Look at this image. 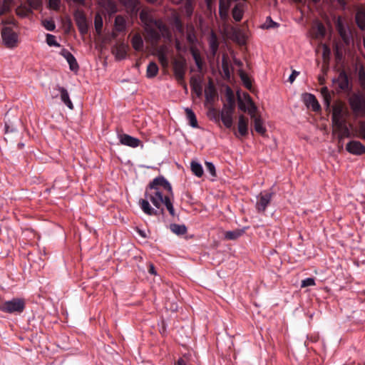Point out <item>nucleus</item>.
I'll return each instance as SVG.
<instances>
[{
	"instance_id": "nucleus-34",
	"label": "nucleus",
	"mask_w": 365,
	"mask_h": 365,
	"mask_svg": "<svg viewBox=\"0 0 365 365\" xmlns=\"http://www.w3.org/2000/svg\"><path fill=\"white\" fill-rule=\"evenodd\" d=\"M191 170L195 175L200 178L203 175V168L202 165L195 161H192L190 163Z\"/></svg>"
},
{
	"instance_id": "nucleus-40",
	"label": "nucleus",
	"mask_w": 365,
	"mask_h": 365,
	"mask_svg": "<svg viewBox=\"0 0 365 365\" xmlns=\"http://www.w3.org/2000/svg\"><path fill=\"white\" fill-rule=\"evenodd\" d=\"M46 43L50 46H57V47L60 46L59 43H57V41H56V37L52 34H46Z\"/></svg>"
},
{
	"instance_id": "nucleus-1",
	"label": "nucleus",
	"mask_w": 365,
	"mask_h": 365,
	"mask_svg": "<svg viewBox=\"0 0 365 365\" xmlns=\"http://www.w3.org/2000/svg\"><path fill=\"white\" fill-rule=\"evenodd\" d=\"M144 195L145 199H140L139 205L146 215H163L165 206L171 216L175 215L172 186L164 177L153 179L147 186Z\"/></svg>"
},
{
	"instance_id": "nucleus-35",
	"label": "nucleus",
	"mask_w": 365,
	"mask_h": 365,
	"mask_svg": "<svg viewBox=\"0 0 365 365\" xmlns=\"http://www.w3.org/2000/svg\"><path fill=\"white\" fill-rule=\"evenodd\" d=\"M158 73V65L154 62H150L147 67V71H146L147 77L148 78H153V77L156 76Z\"/></svg>"
},
{
	"instance_id": "nucleus-11",
	"label": "nucleus",
	"mask_w": 365,
	"mask_h": 365,
	"mask_svg": "<svg viewBox=\"0 0 365 365\" xmlns=\"http://www.w3.org/2000/svg\"><path fill=\"white\" fill-rule=\"evenodd\" d=\"M334 83L338 85L341 91H346L349 90V77L344 70L340 71L338 77L334 80Z\"/></svg>"
},
{
	"instance_id": "nucleus-58",
	"label": "nucleus",
	"mask_w": 365,
	"mask_h": 365,
	"mask_svg": "<svg viewBox=\"0 0 365 365\" xmlns=\"http://www.w3.org/2000/svg\"><path fill=\"white\" fill-rule=\"evenodd\" d=\"M175 365H188V362L183 358H180L175 364Z\"/></svg>"
},
{
	"instance_id": "nucleus-56",
	"label": "nucleus",
	"mask_w": 365,
	"mask_h": 365,
	"mask_svg": "<svg viewBox=\"0 0 365 365\" xmlns=\"http://www.w3.org/2000/svg\"><path fill=\"white\" fill-rule=\"evenodd\" d=\"M148 272L151 274L156 275L157 272L155 271V268L152 263H149L148 264Z\"/></svg>"
},
{
	"instance_id": "nucleus-48",
	"label": "nucleus",
	"mask_w": 365,
	"mask_h": 365,
	"mask_svg": "<svg viewBox=\"0 0 365 365\" xmlns=\"http://www.w3.org/2000/svg\"><path fill=\"white\" fill-rule=\"evenodd\" d=\"M43 24L48 31H53L56 28L55 24L52 21L45 20L43 21Z\"/></svg>"
},
{
	"instance_id": "nucleus-63",
	"label": "nucleus",
	"mask_w": 365,
	"mask_h": 365,
	"mask_svg": "<svg viewBox=\"0 0 365 365\" xmlns=\"http://www.w3.org/2000/svg\"><path fill=\"white\" fill-rule=\"evenodd\" d=\"M344 136H346L348 137L349 135V131L347 128L345 129L344 132V134H343Z\"/></svg>"
},
{
	"instance_id": "nucleus-13",
	"label": "nucleus",
	"mask_w": 365,
	"mask_h": 365,
	"mask_svg": "<svg viewBox=\"0 0 365 365\" xmlns=\"http://www.w3.org/2000/svg\"><path fill=\"white\" fill-rule=\"evenodd\" d=\"M249 120L243 115L239 116L237 132L240 136L244 137L248 134Z\"/></svg>"
},
{
	"instance_id": "nucleus-5",
	"label": "nucleus",
	"mask_w": 365,
	"mask_h": 365,
	"mask_svg": "<svg viewBox=\"0 0 365 365\" xmlns=\"http://www.w3.org/2000/svg\"><path fill=\"white\" fill-rule=\"evenodd\" d=\"M272 192L268 191L261 192L257 197V202L255 205L256 210L259 213H264L269 205L273 196Z\"/></svg>"
},
{
	"instance_id": "nucleus-21",
	"label": "nucleus",
	"mask_w": 365,
	"mask_h": 365,
	"mask_svg": "<svg viewBox=\"0 0 365 365\" xmlns=\"http://www.w3.org/2000/svg\"><path fill=\"white\" fill-rule=\"evenodd\" d=\"M190 86L192 90L196 93V95L200 97L202 93V86L201 84L200 80L195 77L192 76L190 78Z\"/></svg>"
},
{
	"instance_id": "nucleus-36",
	"label": "nucleus",
	"mask_w": 365,
	"mask_h": 365,
	"mask_svg": "<svg viewBox=\"0 0 365 365\" xmlns=\"http://www.w3.org/2000/svg\"><path fill=\"white\" fill-rule=\"evenodd\" d=\"M147 33L153 43H158L161 38L160 32L155 29L148 28Z\"/></svg>"
},
{
	"instance_id": "nucleus-25",
	"label": "nucleus",
	"mask_w": 365,
	"mask_h": 365,
	"mask_svg": "<svg viewBox=\"0 0 365 365\" xmlns=\"http://www.w3.org/2000/svg\"><path fill=\"white\" fill-rule=\"evenodd\" d=\"M131 44L133 48L137 51H140L143 48V40L140 34L133 35L131 39Z\"/></svg>"
},
{
	"instance_id": "nucleus-59",
	"label": "nucleus",
	"mask_w": 365,
	"mask_h": 365,
	"mask_svg": "<svg viewBox=\"0 0 365 365\" xmlns=\"http://www.w3.org/2000/svg\"><path fill=\"white\" fill-rule=\"evenodd\" d=\"M210 47L213 53H215L218 48V43L216 41H212L210 44Z\"/></svg>"
},
{
	"instance_id": "nucleus-51",
	"label": "nucleus",
	"mask_w": 365,
	"mask_h": 365,
	"mask_svg": "<svg viewBox=\"0 0 365 365\" xmlns=\"http://www.w3.org/2000/svg\"><path fill=\"white\" fill-rule=\"evenodd\" d=\"M126 55V52L124 49V47L122 45L121 46H119L118 48H117V56L118 57L120 58H123Z\"/></svg>"
},
{
	"instance_id": "nucleus-2",
	"label": "nucleus",
	"mask_w": 365,
	"mask_h": 365,
	"mask_svg": "<svg viewBox=\"0 0 365 365\" xmlns=\"http://www.w3.org/2000/svg\"><path fill=\"white\" fill-rule=\"evenodd\" d=\"M26 307L24 299L13 298L11 300L4 302L0 304V310L8 314H21Z\"/></svg>"
},
{
	"instance_id": "nucleus-31",
	"label": "nucleus",
	"mask_w": 365,
	"mask_h": 365,
	"mask_svg": "<svg viewBox=\"0 0 365 365\" xmlns=\"http://www.w3.org/2000/svg\"><path fill=\"white\" fill-rule=\"evenodd\" d=\"M185 111L186 113L187 119L189 121V124L193 128H197V120L194 112L190 108H185Z\"/></svg>"
},
{
	"instance_id": "nucleus-20",
	"label": "nucleus",
	"mask_w": 365,
	"mask_h": 365,
	"mask_svg": "<svg viewBox=\"0 0 365 365\" xmlns=\"http://www.w3.org/2000/svg\"><path fill=\"white\" fill-rule=\"evenodd\" d=\"M243 6H244L243 3L239 2V3H237L232 9V17L237 22L240 21L243 17V14H244Z\"/></svg>"
},
{
	"instance_id": "nucleus-10",
	"label": "nucleus",
	"mask_w": 365,
	"mask_h": 365,
	"mask_svg": "<svg viewBox=\"0 0 365 365\" xmlns=\"http://www.w3.org/2000/svg\"><path fill=\"white\" fill-rule=\"evenodd\" d=\"M346 150L354 155H359L365 153V146L359 141L351 140L346 146Z\"/></svg>"
},
{
	"instance_id": "nucleus-50",
	"label": "nucleus",
	"mask_w": 365,
	"mask_h": 365,
	"mask_svg": "<svg viewBox=\"0 0 365 365\" xmlns=\"http://www.w3.org/2000/svg\"><path fill=\"white\" fill-rule=\"evenodd\" d=\"M330 53H331V51H330L329 48L328 47V46L324 44L323 46V54H322L323 58L324 61L329 58Z\"/></svg>"
},
{
	"instance_id": "nucleus-16",
	"label": "nucleus",
	"mask_w": 365,
	"mask_h": 365,
	"mask_svg": "<svg viewBox=\"0 0 365 365\" xmlns=\"http://www.w3.org/2000/svg\"><path fill=\"white\" fill-rule=\"evenodd\" d=\"M133 16H136L139 10L138 0H119Z\"/></svg>"
},
{
	"instance_id": "nucleus-9",
	"label": "nucleus",
	"mask_w": 365,
	"mask_h": 365,
	"mask_svg": "<svg viewBox=\"0 0 365 365\" xmlns=\"http://www.w3.org/2000/svg\"><path fill=\"white\" fill-rule=\"evenodd\" d=\"M235 112V109L232 108H228L225 106H223L222 112H221V120L225 125V126L227 128H230L233 124V114Z\"/></svg>"
},
{
	"instance_id": "nucleus-6",
	"label": "nucleus",
	"mask_w": 365,
	"mask_h": 365,
	"mask_svg": "<svg viewBox=\"0 0 365 365\" xmlns=\"http://www.w3.org/2000/svg\"><path fill=\"white\" fill-rule=\"evenodd\" d=\"M173 68L177 81L182 84L185 74V61L184 58H175L173 61Z\"/></svg>"
},
{
	"instance_id": "nucleus-46",
	"label": "nucleus",
	"mask_w": 365,
	"mask_h": 365,
	"mask_svg": "<svg viewBox=\"0 0 365 365\" xmlns=\"http://www.w3.org/2000/svg\"><path fill=\"white\" fill-rule=\"evenodd\" d=\"M315 285V282L313 278H307L302 281L301 287H307Z\"/></svg>"
},
{
	"instance_id": "nucleus-3",
	"label": "nucleus",
	"mask_w": 365,
	"mask_h": 365,
	"mask_svg": "<svg viewBox=\"0 0 365 365\" xmlns=\"http://www.w3.org/2000/svg\"><path fill=\"white\" fill-rule=\"evenodd\" d=\"M15 24L5 25L1 30V37L4 45L9 48H14L18 46L19 36L13 29Z\"/></svg>"
},
{
	"instance_id": "nucleus-52",
	"label": "nucleus",
	"mask_w": 365,
	"mask_h": 365,
	"mask_svg": "<svg viewBox=\"0 0 365 365\" xmlns=\"http://www.w3.org/2000/svg\"><path fill=\"white\" fill-rule=\"evenodd\" d=\"M238 108L243 112H247V106L241 98H239L238 100Z\"/></svg>"
},
{
	"instance_id": "nucleus-39",
	"label": "nucleus",
	"mask_w": 365,
	"mask_h": 365,
	"mask_svg": "<svg viewBox=\"0 0 365 365\" xmlns=\"http://www.w3.org/2000/svg\"><path fill=\"white\" fill-rule=\"evenodd\" d=\"M240 76L241 80L242 81L245 86L247 88H250L252 86L251 81L249 76L243 71H241L240 73Z\"/></svg>"
},
{
	"instance_id": "nucleus-24",
	"label": "nucleus",
	"mask_w": 365,
	"mask_h": 365,
	"mask_svg": "<svg viewBox=\"0 0 365 365\" xmlns=\"http://www.w3.org/2000/svg\"><path fill=\"white\" fill-rule=\"evenodd\" d=\"M115 29L118 32L125 31L126 29V19L121 15H118L115 19Z\"/></svg>"
},
{
	"instance_id": "nucleus-29",
	"label": "nucleus",
	"mask_w": 365,
	"mask_h": 365,
	"mask_svg": "<svg viewBox=\"0 0 365 365\" xmlns=\"http://www.w3.org/2000/svg\"><path fill=\"white\" fill-rule=\"evenodd\" d=\"M190 51L198 71H201L203 67V61L199 51L195 48H191Z\"/></svg>"
},
{
	"instance_id": "nucleus-60",
	"label": "nucleus",
	"mask_w": 365,
	"mask_h": 365,
	"mask_svg": "<svg viewBox=\"0 0 365 365\" xmlns=\"http://www.w3.org/2000/svg\"><path fill=\"white\" fill-rule=\"evenodd\" d=\"M359 132H360L361 136L365 140V124H362L360 126Z\"/></svg>"
},
{
	"instance_id": "nucleus-38",
	"label": "nucleus",
	"mask_w": 365,
	"mask_h": 365,
	"mask_svg": "<svg viewBox=\"0 0 365 365\" xmlns=\"http://www.w3.org/2000/svg\"><path fill=\"white\" fill-rule=\"evenodd\" d=\"M359 83L361 89L365 91V70L364 68H361L358 73Z\"/></svg>"
},
{
	"instance_id": "nucleus-32",
	"label": "nucleus",
	"mask_w": 365,
	"mask_h": 365,
	"mask_svg": "<svg viewBox=\"0 0 365 365\" xmlns=\"http://www.w3.org/2000/svg\"><path fill=\"white\" fill-rule=\"evenodd\" d=\"M170 230L177 235H182L187 232V227L184 225L171 224Z\"/></svg>"
},
{
	"instance_id": "nucleus-22",
	"label": "nucleus",
	"mask_w": 365,
	"mask_h": 365,
	"mask_svg": "<svg viewBox=\"0 0 365 365\" xmlns=\"http://www.w3.org/2000/svg\"><path fill=\"white\" fill-rule=\"evenodd\" d=\"M245 232V228L235 229L225 232V238L228 240H235L242 236Z\"/></svg>"
},
{
	"instance_id": "nucleus-26",
	"label": "nucleus",
	"mask_w": 365,
	"mask_h": 365,
	"mask_svg": "<svg viewBox=\"0 0 365 365\" xmlns=\"http://www.w3.org/2000/svg\"><path fill=\"white\" fill-rule=\"evenodd\" d=\"M140 19L148 27L154 23V19L150 12L146 9H143L140 13Z\"/></svg>"
},
{
	"instance_id": "nucleus-37",
	"label": "nucleus",
	"mask_w": 365,
	"mask_h": 365,
	"mask_svg": "<svg viewBox=\"0 0 365 365\" xmlns=\"http://www.w3.org/2000/svg\"><path fill=\"white\" fill-rule=\"evenodd\" d=\"M103 18L101 16V14H96L95 19H94V25H95V29L98 34H100L101 33L102 29H103Z\"/></svg>"
},
{
	"instance_id": "nucleus-49",
	"label": "nucleus",
	"mask_w": 365,
	"mask_h": 365,
	"mask_svg": "<svg viewBox=\"0 0 365 365\" xmlns=\"http://www.w3.org/2000/svg\"><path fill=\"white\" fill-rule=\"evenodd\" d=\"M277 26H278L277 23L273 21L270 17H267L266 24H265V26L267 29L275 28Z\"/></svg>"
},
{
	"instance_id": "nucleus-41",
	"label": "nucleus",
	"mask_w": 365,
	"mask_h": 365,
	"mask_svg": "<svg viewBox=\"0 0 365 365\" xmlns=\"http://www.w3.org/2000/svg\"><path fill=\"white\" fill-rule=\"evenodd\" d=\"M232 0H220L219 9L220 10H230Z\"/></svg>"
},
{
	"instance_id": "nucleus-54",
	"label": "nucleus",
	"mask_w": 365,
	"mask_h": 365,
	"mask_svg": "<svg viewBox=\"0 0 365 365\" xmlns=\"http://www.w3.org/2000/svg\"><path fill=\"white\" fill-rule=\"evenodd\" d=\"M228 13H229V11L228 10H220L219 9V14H220V16L222 19L223 20H225L227 19L228 17Z\"/></svg>"
},
{
	"instance_id": "nucleus-45",
	"label": "nucleus",
	"mask_w": 365,
	"mask_h": 365,
	"mask_svg": "<svg viewBox=\"0 0 365 365\" xmlns=\"http://www.w3.org/2000/svg\"><path fill=\"white\" fill-rule=\"evenodd\" d=\"M224 106H225L228 108H232L233 109H235V101L232 93H230V95H228L227 103L224 104Z\"/></svg>"
},
{
	"instance_id": "nucleus-47",
	"label": "nucleus",
	"mask_w": 365,
	"mask_h": 365,
	"mask_svg": "<svg viewBox=\"0 0 365 365\" xmlns=\"http://www.w3.org/2000/svg\"><path fill=\"white\" fill-rule=\"evenodd\" d=\"M60 4H61L60 0H48L49 7L56 11L59 9Z\"/></svg>"
},
{
	"instance_id": "nucleus-43",
	"label": "nucleus",
	"mask_w": 365,
	"mask_h": 365,
	"mask_svg": "<svg viewBox=\"0 0 365 365\" xmlns=\"http://www.w3.org/2000/svg\"><path fill=\"white\" fill-rule=\"evenodd\" d=\"M341 110L336 107L333 108L332 120L335 124H339V116L340 115Z\"/></svg>"
},
{
	"instance_id": "nucleus-33",
	"label": "nucleus",
	"mask_w": 365,
	"mask_h": 365,
	"mask_svg": "<svg viewBox=\"0 0 365 365\" xmlns=\"http://www.w3.org/2000/svg\"><path fill=\"white\" fill-rule=\"evenodd\" d=\"M321 94L323 96L324 105L329 109L331 106V96L327 87H322L321 88Z\"/></svg>"
},
{
	"instance_id": "nucleus-19",
	"label": "nucleus",
	"mask_w": 365,
	"mask_h": 365,
	"mask_svg": "<svg viewBox=\"0 0 365 365\" xmlns=\"http://www.w3.org/2000/svg\"><path fill=\"white\" fill-rule=\"evenodd\" d=\"M57 89L60 92L61 99L62 102H63V103L68 108L73 109V105L72 101L70 99V97H69V95H68V93L67 90L65 88L61 87V86H57Z\"/></svg>"
},
{
	"instance_id": "nucleus-53",
	"label": "nucleus",
	"mask_w": 365,
	"mask_h": 365,
	"mask_svg": "<svg viewBox=\"0 0 365 365\" xmlns=\"http://www.w3.org/2000/svg\"><path fill=\"white\" fill-rule=\"evenodd\" d=\"M222 69H223L224 73H225V75L229 77L230 76L229 68H228L227 63V61H225V58H223V60H222Z\"/></svg>"
},
{
	"instance_id": "nucleus-57",
	"label": "nucleus",
	"mask_w": 365,
	"mask_h": 365,
	"mask_svg": "<svg viewBox=\"0 0 365 365\" xmlns=\"http://www.w3.org/2000/svg\"><path fill=\"white\" fill-rule=\"evenodd\" d=\"M195 36L192 33H188L187 34V40L190 43H193L195 42Z\"/></svg>"
},
{
	"instance_id": "nucleus-61",
	"label": "nucleus",
	"mask_w": 365,
	"mask_h": 365,
	"mask_svg": "<svg viewBox=\"0 0 365 365\" xmlns=\"http://www.w3.org/2000/svg\"><path fill=\"white\" fill-rule=\"evenodd\" d=\"M30 6H31L34 8H36L37 5L38 4V2L36 0H29Z\"/></svg>"
},
{
	"instance_id": "nucleus-62",
	"label": "nucleus",
	"mask_w": 365,
	"mask_h": 365,
	"mask_svg": "<svg viewBox=\"0 0 365 365\" xmlns=\"http://www.w3.org/2000/svg\"><path fill=\"white\" fill-rule=\"evenodd\" d=\"M110 10L112 13H115L117 11L115 4H112L110 5Z\"/></svg>"
},
{
	"instance_id": "nucleus-23",
	"label": "nucleus",
	"mask_w": 365,
	"mask_h": 365,
	"mask_svg": "<svg viewBox=\"0 0 365 365\" xmlns=\"http://www.w3.org/2000/svg\"><path fill=\"white\" fill-rule=\"evenodd\" d=\"M252 120H253L255 130L261 135L264 136L266 134L267 129L263 125V121L261 116H258L257 118H255Z\"/></svg>"
},
{
	"instance_id": "nucleus-18",
	"label": "nucleus",
	"mask_w": 365,
	"mask_h": 365,
	"mask_svg": "<svg viewBox=\"0 0 365 365\" xmlns=\"http://www.w3.org/2000/svg\"><path fill=\"white\" fill-rule=\"evenodd\" d=\"M314 38L317 39H322L326 35V29L322 22H317L312 27Z\"/></svg>"
},
{
	"instance_id": "nucleus-14",
	"label": "nucleus",
	"mask_w": 365,
	"mask_h": 365,
	"mask_svg": "<svg viewBox=\"0 0 365 365\" xmlns=\"http://www.w3.org/2000/svg\"><path fill=\"white\" fill-rule=\"evenodd\" d=\"M205 96L206 101L210 103H213L217 97V92L211 80L205 88Z\"/></svg>"
},
{
	"instance_id": "nucleus-27",
	"label": "nucleus",
	"mask_w": 365,
	"mask_h": 365,
	"mask_svg": "<svg viewBox=\"0 0 365 365\" xmlns=\"http://www.w3.org/2000/svg\"><path fill=\"white\" fill-rule=\"evenodd\" d=\"M357 26L363 31L365 30V10L359 9L356 14Z\"/></svg>"
},
{
	"instance_id": "nucleus-55",
	"label": "nucleus",
	"mask_w": 365,
	"mask_h": 365,
	"mask_svg": "<svg viewBox=\"0 0 365 365\" xmlns=\"http://www.w3.org/2000/svg\"><path fill=\"white\" fill-rule=\"evenodd\" d=\"M299 75V72L293 71L292 74L289 77V81L292 83L294 81L296 77Z\"/></svg>"
},
{
	"instance_id": "nucleus-15",
	"label": "nucleus",
	"mask_w": 365,
	"mask_h": 365,
	"mask_svg": "<svg viewBox=\"0 0 365 365\" xmlns=\"http://www.w3.org/2000/svg\"><path fill=\"white\" fill-rule=\"evenodd\" d=\"M120 141L121 144L131 148H137L141 143L138 138L132 137L128 134L120 135Z\"/></svg>"
},
{
	"instance_id": "nucleus-4",
	"label": "nucleus",
	"mask_w": 365,
	"mask_h": 365,
	"mask_svg": "<svg viewBox=\"0 0 365 365\" xmlns=\"http://www.w3.org/2000/svg\"><path fill=\"white\" fill-rule=\"evenodd\" d=\"M352 110L358 115H365V96L354 94L349 99Z\"/></svg>"
},
{
	"instance_id": "nucleus-7",
	"label": "nucleus",
	"mask_w": 365,
	"mask_h": 365,
	"mask_svg": "<svg viewBox=\"0 0 365 365\" xmlns=\"http://www.w3.org/2000/svg\"><path fill=\"white\" fill-rule=\"evenodd\" d=\"M74 20L82 35L86 34L88 31V26L86 16L83 11L76 10L73 14Z\"/></svg>"
},
{
	"instance_id": "nucleus-64",
	"label": "nucleus",
	"mask_w": 365,
	"mask_h": 365,
	"mask_svg": "<svg viewBox=\"0 0 365 365\" xmlns=\"http://www.w3.org/2000/svg\"><path fill=\"white\" fill-rule=\"evenodd\" d=\"M138 232H139V234H140L142 237H146L145 233V232H144V231L138 230Z\"/></svg>"
},
{
	"instance_id": "nucleus-44",
	"label": "nucleus",
	"mask_w": 365,
	"mask_h": 365,
	"mask_svg": "<svg viewBox=\"0 0 365 365\" xmlns=\"http://www.w3.org/2000/svg\"><path fill=\"white\" fill-rule=\"evenodd\" d=\"M205 167L207 170L210 173L212 177H216L215 167L213 163L210 162H205Z\"/></svg>"
},
{
	"instance_id": "nucleus-28",
	"label": "nucleus",
	"mask_w": 365,
	"mask_h": 365,
	"mask_svg": "<svg viewBox=\"0 0 365 365\" xmlns=\"http://www.w3.org/2000/svg\"><path fill=\"white\" fill-rule=\"evenodd\" d=\"M176 4H182L186 14L191 16L193 11V1L192 0H177Z\"/></svg>"
},
{
	"instance_id": "nucleus-12",
	"label": "nucleus",
	"mask_w": 365,
	"mask_h": 365,
	"mask_svg": "<svg viewBox=\"0 0 365 365\" xmlns=\"http://www.w3.org/2000/svg\"><path fill=\"white\" fill-rule=\"evenodd\" d=\"M61 55L66 59L68 63L69 64V68L72 71H76L78 70L79 66L77 61L74 56L69 51L63 48L61 51Z\"/></svg>"
},
{
	"instance_id": "nucleus-30",
	"label": "nucleus",
	"mask_w": 365,
	"mask_h": 365,
	"mask_svg": "<svg viewBox=\"0 0 365 365\" xmlns=\"http://www.w3.org/2000/svg\"><path fill=\"white\" fill-rule=\"evenodd\" d=\"M248 99V106H247V112L250 115L252 119H254L255 118H257L259 115H257V108L255 103L251 99L250 96L247 95Z\"/></svg>"
},
{
	"instance_id": "nucleus-17",
	"label": "nucleus",
	"mask_w": 365,
	"mask_h": 365,
	"mask_svg": "<svg viewBox=\"0 0 365 365\" xmlns=\"http://www.w3.org/2000/svg\"><path fill=\"white\" fill-rule=\"evenodd\" d=\"M304 101L306 105L308 107H311L314 111L317 112L320 110V105L313 94L307 93L304 96Z\"/></svg>"
},
{
	"instance_id": "nucleus-42",
	"label": "nucleus",
	"mask_w": 365,
	"mask_h": 365,
	"mask_svg": "<svg viewBox=\"0 0 365 365\" xmlns=\"http://www.w3.org/2000/svg\"><path fill=\"white\" fill-rule=\"evenodd\" d=\"M158 60L163 66L167 67L168 66V59L165 53L160 51L158 54Z\"/></svg>"
},
{
	"instance_id": "nucleus-8",
	"label": "nucleus",
	"mask_w": 365,
	"mask_h": 365,
	"mask_svg": "<svg viewBox=\"0 0 365 365\" xmlns=\"http://www.w3.org/2000/svg\"><path fill=\"white\" fill-rule=\"evenodd\" d=\"M335 26L344 42L349 44L350 41L349 29L346 27L341 16H338L336 19Z\"/></svg>"
}]
</instances>
